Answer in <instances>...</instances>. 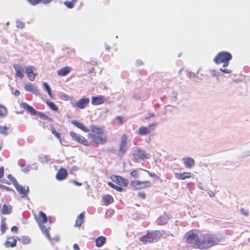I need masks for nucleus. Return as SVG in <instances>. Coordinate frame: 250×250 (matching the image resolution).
<instances>
[{"label":"nucleus","mask_w":250,"mask_h":250,"mask_svg":"<svg viewBox=\"0 0 250 250\" xmlns=\"http://www.w3.org/2000/svg\"><path fill=\"white\" fill-rule=\"evenodd\" d=\"M169 218V217L166 214H164L162 216H160L157 219V224L159 225H161V226L166 225L167 223Z\"/></svg>","instance_id":"nucleus-23"},{"label":"nucleus","mask_w":250,"mask_h":250,"mask_svg":"<svg viewBox=\"0 0 250 250\" xmlns=\"http://www.w3.org/2000/svg\"><path fill=\"white\" fill-rule=\"evenodd\" d=\"M107 184H108V185L109 186H110L111 188H114V189H115V187H116V186H117V185H114V184H113V183H112V182H108Z\"/></svg>","instance_id":"nucleus-54"},{"label":"nucleus","mask_w":250,"mask_h":250,"mask_svg":"<svg viewBox=\"0 0 250 250\" xmlns=\"http://www.w3.org/2000/svg\"><path fill=\"white\" fill-rule=\"evenodd\" d=\"M232 59L231 55L227 52H222L217 54L214 58V62L217 64L223 63V67H225L229 64V61Z\"/></svg>","instance_id":"nucleus-4"},{"label":"nucleus","mask_w":250,"mask_h":250,"mask_svg":"<svg viewBox=\"0 0 250 250\" xmlns=\"http://www.w3.org/2000/svg\"><path fill=\"white\" fill-rule=\"evenodd\" d=\"M183 161L186 168H191L195 165V161L191 157H184L183 158Z\"/></svg>","instance_id":"nucleus-17"},{"label":"nucleus","mask_w":250,"mask_h":250,"mask_svg":"<svg viewBox=\"0 0 250 250\" xmlns=\"http://www.w3.org/2000/svg\"><path fill=\"white\" fill-rule=\"evenodd\" d=\"M13 67L16 71V76L20 78L21 79H22L24 77V75L23 74L24 70L22 67L17 64L14 65Z\"/></svg>","instance_id":"nucleus-18"},{"label":"nucleus","mask_w":250,"mask_h":250,"mask_svg":"<svg viewBox=\"0 0 250 250\" xmlns=\"http://www.w3.org/2000/svg\"><path fill=\"white\" fill-rule=\"evenodd\" d=\"M91 102L92 103H94V97L91 98Z\"/></svg>","instance_id":"nucleus-59"},{"label":"nucleus","mask_w":250,"mask_h":250,"mask_svg":"<svg viewBox=\"0 0 250 250\" xmlns=\"http://www.w3.org/2000/svg\"><path fill=\"white\" fill-rule=\"evenodd\" d=\"M132 157L134 161L138 162L141 160H146L150 157V155L144 149H141L139 147H135L133 150Z\"/></svg>","instance_id":"nucleus-6"},{"label":"nucleus","mask_w":250,"mask_h":250,"mask_svg":"<svg viewBox=\"0 0 250 250\" xmlns=\"http://www.w3.org/2000/svg\"><path fill=\"white\" fill-rule=\"evenodd\" d=\"M115 119L118 121L120 125H122L124 122V121H123V118L122 116H116Z\"/></svg>","instance_id":"nucleus-44"},{"label":"nucleus","mask_w":250,"mask_h":250,"mask_svg":"<svg viewBox=\"0 0 250 250\" xmlns=\"http://www.w3.org/2000/svg\"><path fill=\"white\" fill-rule=\"evenodd\" d=\"M72 68L70 66H65L57 71V74L59 76H64L68 74L71 70Z\"/></svg>","instance_id":"nucleus-19"},{"label":"nucleus","mask_w":250,"mask_h":250,"mask_svg":"<svg viewBox=\"0 0 250 250\" xmlns=\"http://www.w3.org/2000/svg\"><path fill=\"white\" fill-rule=\"evenodd\" d=\"M20 94V92L19 91L16 90L15 91V95H17V96H18Z\"/></svg>","instance_id":"nucleus-57"},{"label":"nucleus","mask_w":250,"mask_h":250,"mask_svg":"<svg viewBox=\"0 0 250 250\" xmlns=\"http://www.w3.org/2000/svg\"><path fill=\"white\" fill-rule=\"evenodd\" d=\"M69 134L72 139L76 142L85 146H88L89 145L88 141L81 135L73 131L70 132Z\"/></svg>","instance_id":"nucleus-10"},{"label":"nucleus","mask_w":250,"mask_h":250,"mask_svg":"<svg viewBox=\"0 0 250 250\" xmlns=\"http://www.w3.org/2000/svg\"><path fill=\"white\" fill-rule=\"evenodd\" d=\"M144 170L146 172L150 177H153V178L157 179H158L159 178V177L155 173H153V172H150L149 171H148L146 170Z\"/></svg>","instance_id":"nucleus-40"},{"label":"nucleus","mask_w":250,"mask_h":250,"mask_svg":"<svg viewBox=\"0 0 250 250\" xmlns=\"http://www.w3.org/2000/svg\"><path fill=\"white\" fill-rule=\"evenodd\" d=\"M106 48V50H107V51H109V49H110V47H109V46L106 47V48Z\"/></svg>","instance_id":"nucleus-58"},{"label":"nucleus","mask_w":250,"mask_h":250,"mask_svg":"<svg viewBox=\"0 0 250 250\" xmlns=\"http://www.w3.org/2000/svg\"><path fill=\"white\" fill-rule=\"evenodd\" d=\"M22 107L32 115H36L37 111L27 103H22Z\"/></svg>","instance_id":"nucleus-20"},{"label":"nucleus","mask_w":250,"mask_h":250,"mask_svg":"<svg viewBox=\"0 0 250 250\" xmlns=\"http://www.w3.org/2000/svg\"><path fill=\"white\" fill-rule=\"evenodd\" d=\"M36 115H38V117H39L41 119L48 121H52V119L50 117H49L48 116H47L43 112L38 111Z\"/></svg>","instance_id":"nucleus-30"},{"label":"nucleus","mask_w":250,"mask_h":250,"mask_svg":"<svg viewBox=\"0 0 250 250\" xmlns=\"http://www.w3.org/2000/svg\"><path fill=\"white\" fill-rule=\"evenodd\" d=\"M127 136L125 134L122 135L117 155L123 157L126 152Z\"/></svg>","instance_id":"nucleus-7"},{"label":"nucleus","mask_w":250,"mask_h":250,"mask_svg":"<svg viewBox=\"0 0 250 250\" xmlns=\"http://www.w3.org/2000/svg\"><path fill=\"white\" fill-rule=\"evenodd\" d=\"M7 114V110L6 108L4 106L0 104V116L5 117Z\"/></svg>","instance_id":"nucleus-32"},{"label":"nucleus","mask_w":250,"mask_h":250,"mask_svg":"<svg viewBox=\"0 0 250 250\" xmlns=\"http://www.w3.org/2000/svg\"><path fill=\"white\" fill-rule=\"evenodd\" d=\"M103 201L106 206L112 203L114 201L113 198L109 194H106L103 197Z\"/></svg>","instance_id":"nucleus-25"},{"label":"nucleus","mask_w":250,"mask_h":250,"mask_svg":"<svg viewBox=\"0 0 250 250\" xmlns=\"http://www.w3.org/2000/svg\"><path fill=\"white\" fill-rule=\"evenodd\" d=\"M89 103V99L87 98H83L80 99L78 102L73 104L72 106L74 108H78L83 109L86 107Z\"/></svg>","instance_id":"nucleus-13"},{"label":"nucleus","mask_w":250,"mask_h":250,"mask_svg":"<svg viewBox=\"0 0 250 250\" xmlns=\"http://www.w3.org/2000/svg\"><path fill=\"white\" fill-rule=\"evenodd\" d=\"M52 0H41V2H42L43 3H48L51 1Z\"/></svg>","instance_id":"nucleus-56"},{"label":"nucleus","mask_w":250,"mask_h":250,"mask_svg":"<svg viewBox=\"0 0 250 250\" xmlns=\"http://www.w3.org/2000/svg\"><path fill=\"white\" fill-rule=\"evenodd\" d=\"M25 89L28 92L32 93H37L38 91L36 87L34 86L32 83H27L24 85Z\"/></svg>","instance_id":"nucleus-28"},{"label":"nucleus","mask_w":250,"mask_h":250,"mask_svg":"<svg viewBox=\"0 0 250 250\" xmlns=\"http://www.w3.org/2000/svg\"><path fill=\"white\" fill-rule=\"evenodd\" d=\"M15 188L20 194L22 195V197L27 195L29 192L28 187H22L18 183L17 185H15Z\"/></svg>","instance_id":"nucleus-16"},{"label":"nucleus","mask_w":250,"mask_h":250,"mask_svg":"<svg viewBox=\"0 0 250 250\" xmlns=\"http://www.w3.org/2000/svg\"><path fill=\"white\" fill-rule=\"evenodd\" d=\"M73 249L74 250H80L79 247L77 244H74Z\"/></svg>","instance_id":"nucleus-55"},{"label":"nucleus","mask_w":250,"mask_h":250,"mask_svg":"<svg viewBox=\"0 0 250 250\" xmlns=\"http://www.w3.org/2000/svg\"><path fill=\"white\" fill-rule=\"evenodd\" d=\"M4 175V168L3 167H0V178Z\"/></svg>","instance_id":"nucleus-52"},{"label":"nucleus","mask_w":250,"mask_h":250,"mask_svg":"<svg viewBox=\"0 0 250 250\" xmlns=\"http://www.w3.org/2000/svg\"><path fill=\"white\" fill-rule=\"evenodd\" d=\"M18 228L16 226H13L11 229L12 231L15 232L16 233H18Z\"/></svg>","instance_id":"nucleus-50"},{"label":"nucleus","mask_w":250,"mask_h":250,"mask_svg":"<svg viewBox=\"0 0 250 250\" xmlns=\"http://www.w3.org/2000/svg\"><path fill=\"white\" fill-rule=\"evenodd\" d=\"M67 175V170L64 168L61 167L57 171L56 177L58 180L62 181L66 178Z\"/></svg>","instance_id":"nucleus-15"},{"label":"nucleus","mask_w":250,"mask_h":250,"mask_svg":"<svg viewBox=\"0 0 250 250\" xmlns=\"http://www.w3.org/2000/svg\"><path fill=\"white\" fill-rule=\"evenodd\" d=\"M175 178L179 179L184 180L186 179H189L193 176V174L190 172L184 171L182 173H174Z\"/></svg>","instance_id":"nucleus-14"},{"label":"nucleus","mask_w":250,"mask_h":250,"mask_svg":"<svg viewBox=\"0 0 250 250\" xmlns=\"http://www.w3.org/2000/svg\"><path fill=\"white\" fill-rule=\"evenodd\" d=\"M106 240L105 237L99 236L95 240V245L98 247H101L105 243Z\"/></svg>","instance_id":"nucleus-24"},{"label":"nucleus","mask_w":250,"mask_h":250,"mask_svg":"<svg viewBox=\"0 0 250 250\" xmlns=\"http://www.w3.org/2000/svg\"><path fill=\"white\" fill-rule=\"evenodd\" d=\"M12 208L10 205H3L1 209V213L3 214H9L12 212Z\"/></svg>","instance_id":"nucleus-27"},{"label":"nucleus","mask_w":250,"mask_h":250,"mask_svg":"<svg viewBox=\"0 0 250 250\" xmlns=\"http://www.w3.org/2000/svg\"><path fill=\"white\" fill-rule=\"evenodd\" d=\"M84 217V212H81L80 214L77 216L75 223V226L76 227L80 228L82 226L83 223Z\"/></svg>","instance_id":"nucleus-22"},{"label":"nucleus","mask_w":250,"mask_h":250,"mask_svg":"<svg viewBox=\"0 0 250 250\" xmlns=\"http://www.w3.org/2000/svg\"><path fill=\"white\" fill-rule=\"evenodd\" d=\"M46 104L50 108V109H52V110L55 111L58 110V107L53 102H50V101H47Z\"/></svg>","instance_id":"nucleus-34"},{"label":"nucleus","mask_w":250,"mask_h":250,"mask_svg":"<svg viewBox=\"0 0 250 250\" xmlns=\"http://www.w3.org/2000/svg\"><path fill=\"white\" fill-rule=\"evenodd\" d=\"M110 179L113 182L122 187H126L128 183L126 179L118 175H111Z\"/></svg>","instance_id":"nucleus-11"},{"label":"nucleus","mask_w":250,"mask_h":250,"mask_svg":"<svg viewBox=\"0 0 250 250\" xmlns=\"http://www.w3.org/2000/svg\"><path fill=\"white\" fill-rule=\"evenodd\" d=\"M32 5H36L41 2V0H27Z\"/></svg>","instance_id":"nucleus-45"},{"label":"nucleus","mask_w":250,"mask_h":250,"mask_svg":"<svg viewBox=\"0 0 250 250\" xmlns=\"http://www.w3.org/2000/svg\"><path fill=\"white\" fill-rule=\"evenodd\" d=\"M156 125L157 123H154L149 125L147 126H141L138 130V134L141 136H145L150 134L151 130L154 131L155 130Z\"/></svg>","instance_id":"nucleus-9"},{"label":"nucleus","mask_w":250,"mask_h":250,"mask_svg":"<svg viewBox=\"0 0 250 250\" xmlns=\"http://www.w3.org/2000/svg\"><path fill=\"white\" fill-rule=\"evenodd\" d=\"M104 103V98L102 96L95 97V104H101Z\"/></svg>","instance_id":"nucleus-36"},{"label":"nucleus","mask_w":250,"mask_h":250,"mask_svg":"<svg viewBox=\"0 0 250 250\" xmlns=\"http://www.w3.org/2000/svg\"><path fill=\"white\" fill-rule=\"evenodd\" d=\"M6 224L5 221V219H2L1 221L0 225V229L1 234H3L5 233L6 230Z\"/></svg>","instance_id":"nucleus-31"},{"label":"nucleus","mask_w":250,"mask_h":250,"mask_svg":"<svg viewBox=\"0 0 250 250\" xmlns=\"http://www.w3.org/2000/svg\"><path fill=\"white\" fill-rule=\"evenodd\" d=\"M154 116H155V115H154V113H149L148 114L147 116L145 117V119L146 120H148L150 118L154 117Z\"/></svg>","instance_id":"nucleus-49"},{"label":"nucleus","mask_w":250,"mask_h":250,"mask_svg":"<svg viewBox=\"0 0 250 250\" xmlns=\"http://www.w3.org/2000/svg\"><path fill=\"white\" fill-rule=\"evenodd\" d=\"M14 236H8L6 240L4 242L3 245L5 248H13L16 246L18 237Z\"/></svg>","instance_id":"nucleus-12"},{"label":"nucleus","mask_w":250,"mask_h":250,"mask_svg":"<svg viewBox=\"0 0 250 250\" xmlns=\"http://www.w3.org/2000/svg\"><path fill=\"white\" fill-rule=\"evenodd\" d=\"M18 241L23 245H27L31 243V239L28 236L23 235L18 238Z\"/></svg>","instance_id":"nucleus-26"},{"label":"nucleus","mask_w":250,"mask_h":250,"mask_svg":"<svg viewBox=\"0 0 250 250\" xmlns=\"http://www.w3.org/2000/svg\"><path fill=\"white\" fill-rule=\"evenodd\" d=\"M77 0H72V1H65L64 2V5L69 8H72L74 7Z\"/></svg>","instance_id":"nucleus-35"},{"label":"nucleus","mask_w":250,"mask_h":250,"mask_svg":"<svg viewBox=\"0 0 250 250\" xmlns=\"http://www.w3.org/2000/svg\"><path fill=\"white\" fill-rule=\"evenodd\" d=\"M107 141L104 127H95V144L103 145Z\"/></svg>","instance_id":"nucleus-5"},{"label":"nucleus","mask_w":250,"mask_h":250,"mask_svg":"<svg viewBox=\"0 0 250 250\" xmlns=\"http://www.w3.org/2000/svg\"><path fill=\"white\" fill-rule=\"evenodd\" d=\"M138 196L142 199H145L146 198V194L144 192H139L138 194Z\"/></svg>","instance_id":"nucleus-47"},{"label":"nucleus","mask_w":250,"mask_h":250,"mask_svg":"<svg viewBox=\"0 0 250 250\" xmlns=\"http://www.w3.org/2000/svg\"><path fill=\"white\" fill-rule=\"evenodd\" d=\"M70 182L72 183H73L74 184H75V185L76 186H80L82 185V183H79L76 181H75V180H71Z\"/></svg>","instance_id":"nucleus-53"},{"label":"nucleus","mask_w":250,"mask_h":250,"mask_svg":"<svg viewBox=\"0 0 250 250\" xmlns=\"http://www.w3.org/2000/svg\"><path fill=\"white\" fill-rule=\"evenodd\" d=\"M121 187L122 186H116L115 189L118 191L122 192L123 191V188Z\"/></svg>","instance_id":"nucleus-51"},{"label":"nucleus","mask_w":250,"mask_h":250,"mask_svg":"<svg viewBox=\"0 0 250 250\" xmlns=\"http://www.w3.org/2000/svg\"><path fill=\"white\" fill-rule=\"evenodd\" d=\"M58 240H59V238H58V237H57V238H56V241H58Z\"/></svg>","instance_id":"nucleus-60"},{"label":"nucleus","mask_w":250,"mask_h":250,"mask_svg":"<svg viewBox=\"0 0 250 250\" xmlns=\"http://www.w3.org/2000/svg\"><path fill=\"white\" fill-rule=\"evenodd\" d=\"M151 183L150 181H140L134 180L131 182L130 185L134 189H141L146 188L151 186Z\"/></svg>","instance_id":"nucleus-8"},{"label":"nucleus","mask_w":250,"mask_h":250,"mask_svg":"<svg viewBox=\"0 0 250 250\" xmlns=\"http://www.w3.org/2000/svg\"><path fill=\"white\" fill-rule=\"evenodd\" d=\"M169 236L173 235L170 232H166L165 230H153L151 231H147L146 235L139 238V240L143 243H149L158 241L160 238L163 237L166 238Z\"/></svg>","instance_id":"nucleus-2"},{"label":"nucleus","mask_w":250,"mask_h":250,"mask_svg":"<svg viewBox=\"0 0 250 250\" xmlns=\"http://www.w3.org/2000/svg\"><path fill=\"white\" fill-rule=\"evenodd\" d=\"M50 130L51 131V132L52 133V134H53L58 139L60 142H61V135L59 133H58L55 127H54L53 126H50Z\"/></svg>","instance_id":"nucleus-33"},{"label":"nucleus","mask_w":250,"mask_h":250,"mask_svg":"<svg viewBox=\"0 0 250 250\" xmlns=\"http://www.w3.org/2000/svg\"><path fill=\"white\" fill-rule=\"evenodd\" d=\"M17 27L18 28L22 29L24 27V23L21 21L17 22Z\"/></svg>","instance_id":"nucleus-42"},{"label":"nucleus","mask_w":250,"mask_h":250,"mask_svg":"<svg viewBox=\"0 0 250 250\" xmlns=\"http://www.w3.org/2000/svg\"><path fill=\"white\" fill-rule=\"evenodd\" d=\"M27 74V76L29 78V79L31 81H33L35 79V77H36V75L35 73L33 72H32V73H29V74Z\"/></svg>","instance_id":"nucleus-41"},{"label":"nucleus","mask_w":250,"mask_h":250,"mask_svg":"<svg viewBox=\"0 0 250 250\" xmlns=\"http://www.w3.org/2000/svg\"><path fill=\"white\" fill-rule=\"evenodd\" d=\"M34 218L43 234L45 235L46 237L50 241H53V240L51 238L49 232V229L50 228L49 227L47 228L44 225V224L47 223L48 221V218L46 214L42 211H40L38 215L34 214Z\"/></svg>","instance_id":"nucleus-3"},{"label":"nucleus","mask_w":250,"mask_h":250,"mask_svg":"<svg viewBox=\"0 0 250 250\" xmlns=\"http://www.w3.org/2000/svg\"><path fill=\"white\" fill-rule=\"evenodd\" d=\"M71 123L77 127L80 128V129L85 132H87L89 131L88 128L85 126V125L83 123L79 122L77 120L72 121Z\"/></svg>","instance_id":"nucleus-21"},{"label":"nucleus","mask_w":250,"mask_h":250,"mask_svg":"<svg viewBox=\"0 0 250 250\" xmlns=\"http://www.w3.org/2000/svg\"><path fill=\"white\" fill-rule=\"evenodd\" d=\"M34 67L32 66H29L26 68V72L27 74L32 73L33 72Z\"/></svg>","instance_id":"nucleus-43"},{"label":"nucleus","mask_w":250,"mask_h":250,"mask_svg":"<svg viewBox=\"0 0 250 250\" xmlns=\"http://www.w3.org/2000/svg\"><path fill=\"white\" fill-rule=\"evenodd\" d=\"M43 85L44 86V88L46 90V91H47V93L48 94V95L50 97H51L52 96L51 90L50 86L48 85V84L46 83H43Z\"/></svg>","instance_id":"nucleus-38"},{"label":"nucleus","mask_w":250,"mask_h":250,"mask_svg":"<svg viewBox=\"0 0 250 250\" xmlns=\"http://www.w3.org/2000/svg\"><path fill=\"white\" fill-rule=\"evenodd\" d=\"M144 169L142 168H138V169H135L132 170L130 173V176L134 178V179H138L140 177V171L141 170H144Z\"/></svg>","instance_id":"nucleus-29"},{"label":"nucleus","mask_w":250,"mask_h":250,"mask_svg":"<svg viewBox=\"0 0 250 250\" xmlns=\"http://www.w3.org/2000/svg\"><path fill=\"white\" fill-rule=\"evenodd\" d=\"M220 70L225 73H230L232 72L231 70L228 68H221Z\"/></svg>","instance_id":"nucleus-46"},{"label":"nucleus","mask_w":250,"mask_h":250,"mask_svg":"<svg viewBox=\"0 0 250 250\" xmlns=\"http://www.w3.org/2000/svg\"><path fill=\"white\" fill-rule=\"evenodd\" d=\"M7 178L12 182L14 187L15 186V185L18 184L15 178L12 175H8L7 176Z\"/></svg>","instance_id":"nucleus-37"},{"label":"nucleus","mask_w":250,"mask_h":250,"mask_svg":"<svg viewBox=\"0 0 250 250\" xmlns=\"http://www.w3.org/2000/svg\"><path fill=\"white\" fill-rule=\"evenodd\" d=\"M220 239L216 235L203 233L199 230L189 231L186 237V242L195 249L207 250L217 245Z\"/></svg>","instance_id":"nucleus-1"},{"label":"nucleus","mask_w":250,"mask_h":250,"mask_svg":"<svg viewBox=\"0 0 250 250\" xmlns=\"http://www.w3.org/2000/svg\"><path fill=\"white\" fill-rule=\"evenodd\" d=\"M8 128L6 126H0V133L2 134H7Z\"/></svg>","instance_id":"nucleus-39"},{"label":"nucleus","mask_w":250,"mask_h":250,"mask_svg":"<svg viewBox=\"0 0 250 250\" xmlns=\"http://www.w3.org/2000/svg\"><path fill=\"white\" fill-rule=\"evenodd\" d=\"M241 212L245 216H248L249 215V212L247 210H246L245 209H244V208H241Z\"/></svg>","instance_id":"nucleus-48"}]
</instances>
